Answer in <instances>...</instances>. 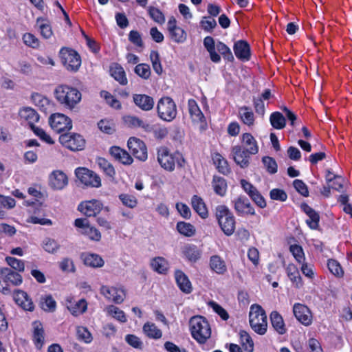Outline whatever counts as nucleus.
<instances>
[{"label": "nucleus", "mask_w": 352, "mask_h": 352, "mask_svg": "<svg viewBox=\"0 0 352 352\" xmlns=\"http://www.w3.org/2000/svg\"><path fill=\"white\" fill-rule=\"evenodd\" d=\"M143 331L150 338L160 339L162 336V331L154 323H145L143 326Z\"/></svg>", "instance_id": "38"}, {"label": "nucleus", "mask_w": 352, "mask_h": 352, "mask_svg": "<svg viewBox=\"0 0 352 352\" xmlns=\"http://www.w3.org/2000/svg\"><path fill=\"white\" fill-rule=\"evenodd\" d=\"M80 232L87 236L89 239L98 241L101 239L100 232L94 227H86L85 230H81Z\"/></svg>", "instance_id": "56"}, {"label": "nucleus", "mask_w": 352, "mask_h": 352, "mask_svg": "<svg viewBox=\"0 0 352 352\" xmlns=\"http://www.w3.org/2000/svg\"><path fill=\"white\" fill-rule=\"evenodd\" d=\"M148 12L155 22L159 24H163L165 22V16L158 8L150 6L148 8Z\"/></svg>", "instance_id": "50"}, {"label": "nucleus", "mask_w": 352, "mask_h": 352, "mask_svg": "<svg viewBox=\"0 0 352 352\" xmlns=\"http://www.w3.org/2000/svg\"><path fill=\"white\" fill-rule=\"evenodd\" d=\"M100 95L102 98L105 99L107 104H109L111 107L116 109H118L121 107L120 102L108 91H101Z\"/></svg>", "instance_id": "59"}, {"label": "nucleus", "mask_w": 352, "mask_h": 352, "mask_svg": "<svg viewBox=\"0 0 352 352\" xmlns=\"http://www.w3.org/2000/svg\"><path fill=\"white\" fill-rule=\"evenodd\" d=\"M234 162L241 168L247 167L249 164L250 156L252 155L247 148H244L241 145L232 146L231 150Z\"/></svg>", "instance_id": "17"}, {"label": "nucleus", "mask_w": 352, "mask_h": 352, "mask_svg": "<svg viewBox=\"0 0 352 352\" xmlns=\"http://www.w3.org/2000/svg\"><path fill=\"white\" fill-rule=\"evenodd\" d=\"M204 45L210 54V59L214 63H219L221 60L220 55L215 51L216 44L211 36H206L204 40Z\"/></svg>", "instance_id": "32"}, {"label": "nucleus", "mask_w": 352, "mask_h": 352, "mask_svg": "<svg viewBox=\"0 0 352 352\" xmlns=\"http://www.w3.org/2000/svg\"><path fill=\"white\" fill-rule=\"evenodd\" d=\"M107 311L108 314L122 323H124L127 321L124 312L114 305L108 306L107 307Z\"/></svg>", "instance_id": "44"}, {"label": "nucleus", "mask_w": 352, "mask_h": 352, "mask_svg": "<svg viewBox=\"0 0 352 352\" xmlns=\"http://www.w3.org/2000/svg\"><path fill=\"white\" fill-rule=\"evenodd\" d=\"M127 145L135 158L141 161H145L147 159V148L143 141L132 137L129 139Z\"/></svg>", "instance_id": "13"}, {"label": "nucleus", "mask_w": 352, "mask_h": 352, "mask_svg": "<svg viewBox=\"0 0 352 352\" xmlns=\"http://www.w3.org/2000/svg\"><path fill=\"white\" fill-rule=\"evenodd\" d=\"M7 263L14 270L19 272H23L25 270L24 262L14 257H6Z\"/></svg>", "instance_id": "61"}, {"label": "nucleus", "mask_w": 352, "mask_h": 352, "mask_svg": "<svg viewBox=\"0 0 352 352\" xmlns=\"http://www.w3.org/2000/svg\"><path fill=\"white\" fill-rule=\"evenodd\" d=\"M286 272L289 280L296 288H300L302 286V278L299 270L294 264H289L286 267Z\"/></svg>", "instance_id": "31"}, {"label": "nucleus", "mask_w": 352, "mask_h": 352, "mask_svg": "<svg viewBox=\"0 0 352 352\" xmlns=\"http://www.w3.org/2000/svg\"><path fill=\"white\" fill-rule=\"evenodd\" d=\"M100 291L106 299L116 304L122 303L125 298V291L122 287L102 285Z\"/></svg>", "instance_id": "10"}, {"label": "nucleus", "mask_w": 352, "mask_h": 352, "mask_svg": "<svg viewBox=\"0 0 352 352\" xmlns=\"http://www.w3.org/2000/svg\"><path fill=\"white\" fill-rule=\"evenodd\" d=\"M23 41L26 45L32 48H36L39 45L38 39L31 33H25L23 34Z\"/></svg>", "instance_id": "63"}, {"label": "nucleus", "mask_w": 352, "mask_h": 352, "mask_svg": "<svg viewBox=\"0 0 352 352\" xmlns=\"http://www.w3.org/2000/svg\"><path fill=\"white\" fill-rule=\"evenodd\" d=\"M234 209L240 215L254 214L255 211L249 199L245 196H239L234 200Z\"/></svg>", "instance_id": "19"}, {"label": "nucleus", "mask_w": 352, "mask_h": 352, "mask_svg": "<svg viewBox=\"0 0 352 352\" xmlns=\"http://www.w3.org/2000/svg\"><path fill=\"white\" fill-rule=\"evenodd\" d=\"M56 100L69 109H73L81 100L82 94L80 91L67 85H60L54 89Z\"/></svg>", "instance_id": "1"}, {"label": "nucleus", "mask_w": 352, "mask_h": 352, "mask_svg": "<svg viewBox=\"0 0 352 352\" xmlns=\"http://www.w3.org/2000/svg\"><path fill=\"white\" fill-rule=\"evenodd\" d=\"M249 321L252 329L259 335H264L267 331V315L261 306L254 304L251 305L249 313Z\"/></svg>", "instance_id": "3"}, {"label": "nucleus", "mask_w": 352, "mask_h": 352, "mask_svg": "<svg viewBox=\"0 0 352 352\" xmlns=\"http://www.w3.org/2000/svg\"><path fill=\"white\" fill-rule=\"evenodd\" d=\"M212 158L214 164L216 166L218 171L223 175L230 173V168L227 160L219 153H215L212 154Z\"/></svg>", "instance_id": "35"}, {"label": "nucleus", "mask_w": 352, "mask_h": 352, "mask_svg": "<svg viewBox=\"0 0 352 352\" xmlns=\"http://www.w3.org/2000/svg\"><path fill=\"white\" fill-rule=\"evenodd\" d=\"M262 162L269 173L274 174L277 172L278 166L274 158L268 156L263 157Z\"/></svg>", "instance_id": "54"}, {"label": "nucleus", "mask_w": 352, "mask_h": 352, "mask_svg": "<svg viewBox=\"0 0 352 352\" xmlns=\"http://www.w3.org/2000/svg\"><path fill=\"white\" fill-rule=\"evenodd\" d=\"M241 146L247 148L251 154H256L258 152V146L254 136L250 133H244L241 136Z\"/></svg>", "instance_id": "24"}, {"label": "nucleus", "mask_w": 352, "mask_h": 352, "mask_svg": "<svg viewBox=\"0 0 352 352\" xmlns=\"http://www.w3.org/2000/svg\"><path fill=\"white\" fill-rule=\"evenodd\" d=\"M111 76L121 85H126L128 80L124 68L118 63H113L110 66Z\"/></svg>", "instance_id": "30"}, {"label": "nucleus", "mask_w": 352, "mask_h": 352, "mask_svg": "<svg viewBox=\"0 0 352 352\" xmlns=\"http://www.w3.org/2000/svg\"><path fill=\"white\" fill-rule=\"evenodd\" d=\"M241 344L246 352H253L254 342L250 336L245 331L240 332Z\"/></svg>", "instance_id": "45"}, {"label": "nucleus", "mask_w": 352, "mask_h": 352, "mask_svg": "<svg viewBox=\"0 0 352 352\" xmlns=\"http://www.w3.org/2000/svg\"><path fill=\"white\" fill-rule=\"evenodd\" d=\"M327 266L331 274L338 277H341L344 274V271L340 263L333 259L328 261Z\"/></svg>", "instance_id": "53"}, {"label": "nucleus", "mask_w": 352, "mask_h": 352, "mask_svg": "<svg viewBox=\"0 0 352 352\" xmlns=\"http://www.w3.org/2000/svg\"><path fill=\"white\" fill-rule=\"evenodd\" d=\"M83 260L86 265L93 267H100L104 265L102 258L95 254H85Z\"/></svg>", "instance_id": "42"}, {"label": "nucleus", "mask_w": 352, "mask_h": 352, "mask_svg": "<svg viewBox=\"0 0 352 352\" xmlns=\"http://www.w3.org/2000/svg\"><path fill=\"white\" fill-rule=\"evenodd\" d=\"M102 206L100 201L92 199L81 202L78 205V209L87 217H95L100 213Z\"/></svg>", "instance_id": "15"}, {"label": "nucleus", "mask_w": 352, "mask_h": 352, "mask_svg": "<svg viewBox=\"0 0 352 352\" xmlns=\"http://www.w3.org/2000/svg\"><path fill=\"white\" fill-rule=\"evenodd\" d=\"M149 57L152 63L153 70L158 75H160L163 72V69L160 62V54L158 52L155 50L151 51Z\"/></svg>", "instance_id": "49"}, {"label": "nucleus", "mask_w": 352, "mask_h": 352, "mask_svg": "<svg viewBox=\"0 0 352 352\" xmlns=\"http://www.w3.org/2000/svg\"><path fill=\"white\" fill-rule=\"evenodd\" d=\"M270 318L272 327L278 334L283 335L287 332L284 320L278 311H272Z\"/></svg>", "instance_id": "25"}, {"label": "nucleus", "mask_w": 352, "mask_h": 352, "mask_svg": "<svg viewBox=\"0 0 352 352\" xmlns=\"http://www.w3.org/2000/svg\"><path fill=\"white\" fill-rule=\"evenodd\" d=\"M289 250L297 262L299 263L304 262L305 254L301 246L298 245H292Z\"/></svg>", "instance_id": "58"}, {"label": "nucleus", "mask_w": 352, "mask_h": 352, "mask_svg": "<svg viewBox=\"0 0 352 352\" xmlns=\"http://www.w3.org/2000/svg\"><path fill=\"white\" fill-rule=\"evenodd\" d=\"M109 153L114 159L124 165H130L133 162L131 156L124 149L119 146H112Z\"/></svg>", "instance_id": "23"}, {"label": "nucleus", "mask_w": 352, "mask_h": 352, "mask_svg": "<svg viewBox=\"0 0 352 352\" xmlns=\"http://www.w3.org/2000/svg\"><path fill=\"white\" fill-rule=\"evenodd\" d=\"M97 163L100 168L109 177H113L116 173L113 166L104 158L99 157Z\"/></svg>", "instance_id": "51"}, {"label": "nucleus", "mask_w": 352, "mask_h": 352, "mask_svg": "<svg viewBox=\"0 0 352 352\" xmlns=\"http://www.w3.org/2000/svg\"><path fill=\"white\" fill-rule=\"evenodd\" d=\"M170 38L176 43H183L186 40V34L185 31L178 27L169 32Z\"/></svg>", "instance_id": "57"}, {"label": "nucleus", "mask_w": 352, "mask_h": 352, "mask_svg": "<svg viewBox=\"0 0 352 352\" xmlns=\"http://www.w3.org/2000/svg\"><path fill=\"white\" fill-rule=\"evenodd\" d=\"M19 115L22 122L28 125L30 129H32V126H35L34 124L39 120L38 113L30 107L21 109Z\"/></svg>", "instance_id": "21"}, {"label": "nucleus", "mask_w": 352, "mask_h": 352, "mask_svg": "<svg viewBox=\"0 0 352 352\" xmlns=\"http://www.w3.org/2000/svg\"><path fill=\"white\" fill-rule=\"evenodd\" d=\"M270 121L272 126L276 129H282L286 124L285 118L278 111L274 112L270 115Z\"/></svg>", "instance_id": "41"}, {"label": "nucleus", "mask_w": 352, "mask_h": 352, "mask_svg": "<svg viewBox=\"0 0 352 352\" xmlns=\"http://www.w3.org/2000/svg\"><path fill=\"white\" fill-rule=\"evenodd\" d=\"M76 177L87 186L98 188L101 185L100 178L88 168L79 167L75 170Z\"/></svg>", "instance_id": "9"}, {"label": "nucleus", "mask_w": 352, "mask_h": 352, "mask_svg": "<svg viewBox=\"0 0 352 352\" xmlns=\"http://www.w3.org/2000/svg\"><path fill=\"white\" fill-rule=\"evenodd\" d=\"M293 314L296 319L302 325L308 327L312 324V313L305 305L295 303L293 306Z\"/></svg>", "instance_id": "12"}, {"label": "nucleus", "mask_w": 352, "mask_h": 352, "mask_svg": "<svg viewBox=\"0 0 352 352\" xmlns=\"http://www.w3.org/2000/svg\"><path fill=\"white\" fill-rule=\"evenodd\" d=\"M31 129L34 133L41 139V140L49 144H54L52 138L43 129L35 126H32V129Z\"/></svg>", "instance_id": "55"}, {"label": "nucleus", "mask_w": 352, "mask_h": 352, "mask_svg": "<svg viewBox=\"0 0 352 352\" xmlns=\"http://www.w3.org/2000/svg\"><path fill=\"white\" fill-rule=\"evenodd\" d=\"M200 25L204 31L209 32L217 26V22L210 16H204L201 20Z\"/></svg>", "instance_id": "60"}, {"label": "nucleus", "mask_w": 352, "mask_h": 352, "mask_svg": "<svg viewBox=\"0 0 352 352\" xmlns=\"http://www.w3.org/2000/svg\"><path fill=\"white\" fill-rule=\"evenodd\" d=\"M134 72L138 76L144 80L148 79L151 74L150 66L146 63L138 64L134 69Z\"/></svg>", "instance_id": "47"}, {"label": "nucleus", "mask_w": 352, "mask_h": 352, "mask_svg": "<svg viewBox=\"0 0 352 352\" xmlns=\"http://www.w3.org/2000/svg\"><path fill=\"white\" fill-rule=\"evenodd\" d=\"M37 24L39 27L41 34L45 38H50L52 36V30L50 23L43 19H38Z\"/></svg>", "instance_id": "46"}, {"label": "nucleus", "mask_w": 352, "mask_h": 352, "mask_svg": "<svg viewBox=\"0 0 352 352\" xmlns=\"http://www.w3.org/2000/svg\"><path fill=\"white\" fill-rule=\"evenodd\" d=\"M175 278L179 288L186 294L192 292V285L188 276L181 270H176Z\"/></svg>", "instance_id": "28"}, {"label": "nucleus", "mask_w": 352, "mask_h": 352, "mask_svg": "<svg viewBox=\"0 0 352 352\" xmlns=\"http://www.w3.org/2000/svg\"><path fill=\"white\" fill-rule=\"evenodd\" d=\"M33 338L36 346L41 348L44 343V331L42 324L38 322H34Z\"/></svg>", "instance_id": "39"}, {"label": "nucleus", "mask_w": 352, "mask_h": 352, "mask_svg": "<svg viewBox=\"0 0 352 352\" xmlns=\"http://www.w3.org/2000/svg\"><path fill=\"white\" fill-rule=\"evenodd\" d=\"M42 246L43 249L50 254H54L57 252V251L60 248V245L58 242L51 238H46L43 240Z\"/></svg>", "instance_id": "48"}, {"label": "nucleus", "mask_w": 352, "mask_h": 352, "mask_svg": "<svg viewBox=\"0 0 352 352\" xmlns=\"http://www.w3.org/2000/svg\"><path fill=\"white\" fill-rule=\"evenodd\" d=\"M211 270L218 274H223L227 271L225 261L217 255L212 256L210 258Z\"/></svg>", "instance_id": "33"}, {"label": "nucleus", "mask_w": 352, "mask_h": 352, "mask_svg": "<svg viewBox=\"0 0 352 352\" xmlns=\"http://www.w3.org/2000/svg\"><path fill=\"white\" fill-rule=\"evenodd\" d=\"M1 278L4 283L14 286L20 285L23 282L21 274L10 268H3L0 270Z\"/></svg>", "instance_id": "20"}, {"label": "nucleus", "mask_w": 352, "mask_h": 352, "mask_svg": "<svg viewBox=\"0 0 352 352\" xmlns=\"http://www.w3.org/2000/svg\"><path fill=\"white\" fill-rule=\"evenodd\" d=\"M192 337L200 344H205L211 336V328L207 319L201 316H195L189 320Z\"/></svg>", "instance_id": "2"}, {"label": "nucleus", "mask_w": 352, "mask_h": 352, "mask_svg": "<svg viewBox=\"0 0 352 352\" xmlns=\"http://www.w3.org/2000/svg\"><path fill=\"white\" fill-rule=\"evenodd\" d=\"M212 187L217 195L221 197L225 195L227 190V184L225 179L221 177L214 176Z\"/></svg>", "instance_id": "40"}, {"label": "nucleus", "mask_w": 352, "mask_h": 352, "mask_svg": "<svg viewBox=\"0 0 352 352\" xmlns=\"http://www.w3.org/2000/svg\"><path fill=\"white\" fill-rule=\"evenodd\" d=\"M133 100L135 104L142 111H148L154 107V100L146 94H133Z\"/></svg>", "instance_id": "22"}, {"label": "nucleus", "mask_w": 352, "mask_h": 352, "mask_svg": "<svg viewBox=\"0 0 352 352\" xmlns=\"http://www.w3.org/2000/svg\"><path fill=\"white\" fill-rule=\"evenodd\" d=\"M50 186L54 190H62L68 184V178L63 171L54 170L49 177Z\"/></svg>", "instance_id": "18"}, {"label": "nucleus", "mask_w": 352, "mask_h": 352, "mask_svg": "<svg viewBox=\"0 0 352 352\" xmlns=\"http://www.w3.org/2000/svg\"><path fill=\"white\" fill-rule=\"evenodd\" d=\"M60 56L63 65L68 71L76 72L79 69L81 59L75 50L63 47L60 51Z\"/></svg>", "instance_id": "7"}, {"label": "nucleus", "mask_w": 352, "mask_h": 352, "mask_svg": "<svg viewBox=\"0 0 352 352\" xmlns=\"http://www.w3.org/2000/svg\"><path fill=\"white\" fill-rule=\"evenodd\" d=\"M234 52L237 58L248 60L250 56V46L244 41H239L234 45Z\"/></svg>", "instance_id": "27"}, {"label": "nucleus", "mask_w": 352, "mask_h": 352, "mask_svg": "<svg viewBox=\"0 0 352 352\" xmlns=\"http://www.w3.org/2000/svg\"><path fill=\"white\" fill-rule=\"evenodd\" d=\"M215 51L219 52L225 59L228 60L234 59L230 49L222 42L219 41L216 43Z\"/></svg>", "instance_id": "52"}, {"label": "nucleus", "mask_w": 352, "mask_h": 352, "mask_svg": "<svg viewBox=\"0 0 352 352\" xmlns=\"http://www.w3.org/2000/svg\"><path fill=\"white\" fill-rule=\"evenodd\" d=\"M191 204L192 208L199 214L202 218L208 217V210L203 199L197 195H194L191 199Z\"/></svg>", "instance_id": "36"}, {"label": "nucleus", "mask_w": 352, "mask_h": 352, "mask_svg": "<svg viewBox=\"0 0 352 352\" xmlns=\"http://www.w3.org/2000/svg\"><path fill=\"white\" fill-rule=\"evenodd\" d=\"M216 217L224 234L232 235L235 230V219L228 208L223 205L218 206L216 208Z\"/></svg>", "instance_id": "4"}, {"label": "nucleus", "mask_w": 352, "mask_h": 352, "mask_svg": "<svg viewBox=\"0 0 352 352\" xmlns=\"http://www.w3.org/2000/svg\"><path fill=\"white\" fill-rule=\"evenodd\" d=\"M239 118L240 120L249 127L254 125L255 116L250 107L248 106H242L239 108Z\"/></svg>", "instance_id": "26"}, {"label": "nucleus", "mask_w": 352, "mask_h": 352, "mask_svg": "<svg viewBox=\"0 0 352 352\" xmlns=\"http://www.w3.org/2000/svg\"><path fill=\"white\" fill-rule=\"evenodd\" d=\"M60 142L71 151H80L84 148L85 140L76 133L62 134L59 138Z\"/></svg>", "instance_id": "11"}, {"label": "nucleus", "mask_w": 352, "mask_h": 352, "mask_svg": "<svg viewBox=\"0 0 352 352\" xmlns=\"http://www.w3.org/2000/svg\"><path fill=\"white\" fill-rule=\"evenodd\" d=\"M13 299L25 311H32L34 309L32 298L23 290H15L13 294Z\"/></svg>", "instance_id": "16"}, {"label": "nucleus", "mask_w": 352, "mask_h": 352, "mask_svg": "<svg viewBox=\"0 0 352 352\" xmlns=\"http://www.w3.org/2000/svg\"><path fill=\"white\" fill-rule=\"evenodd\" d=\"M177 230L181 234L188 237L192 236L196 231L194 226L184 221H179L177 223Z\"/></svg>", "instance_id": "43"}, {"label": "nucleus", "mask_w": 352, "mask_h": 352, "mask_svg": "<svg viewBox=\"0 0 352 352\" xmlns=\"http://www.w3.org/2000/svg\"><path fill=\"white\" fill-rule=\"evenodd\" d=\"M152 270L160 274H166L169 270L168 261L162 256H157L151 260Z\"/></svg>", "instance_id": "29"}, {"label": "nucleus", "mask_w": 352, "mask_h": 352, "mask_svg": "<svg viewBox=\"0 0 352 352\" xmlns=\"http://www.w3.org/2000/svg\"><path fill=\"white\" fill-rule=\"evenodd\" d=\"M67 307L73 316H78L86 311L87 304L84 299H81L75 303L68 301Z\"/></svg>", "instance_id": "34"}, {"label": "nucleus", "mask_w": 352, "mask_h": 352, "mask_svg": "<svg viewBox=\"0 0 352 352\" xmlns=\"http://www.w3.org/2000/svg\"><path fill=\"white\" fill-rule=\"evenodd\" d=\"M51 128L57 133L69 131L72 127V120L65 115L56 113L49 118Z\"/></svg>", "instance_id": "8"}, {"label": "nucleus", "mask_w": 352, "mask_h": 352, "mask_svg": "<svg viewBox=\"0 0 352 352\" xmlns=\"http://www.w3.org/2000/svg\"><path fill=\"white\" fill-rule=\"evenodd\" d=\"M157 160L161 166L168 171H173L175 164L182 166L184 162L181 153L178 152L170 153L168 148L165 147H162L158 150Z\"/></svg>", "instance_id": "5"}, {"label": "nucleus", "mask_w": 352, "mask_h": 352, "mask_svg": "<svg viewBox=\"0 0 352 352\" xmlns=\"http://www.w3.org/2000/svg\"><path fill=\"white\" fill-rule=\"evenodd\" d=\"M188 107L192 122L200 124V129L201 131L206 130L207 128L206 118L198 106L197 102L194 99H189Z\"/></svg>", "instance_id": "14"}, {"label": "nucleus", "mask_w": 352, "mask_h": 352, "mask_svg": "<svg viewBox=\"0 0 352 352\" xmlns=\"http://www.w3.org/2000/svg\"><path fill=\"white\" fill-rule=\"evenodd\" d=\"M184 256L190 261H197L201 256L200 251L194 245H187L183 249Z\"/></svg>", "instance_id": "37"}, {"label": "nucleus", "mask_w": 352, "mask_h": 352, "mask_svg": "<svg viewBox=\"0 0 352 352\" xmlns=\"http://www.w3.org/2000/svg\"><path fill=\"white\" fill-rule=\"evenodd\" d=\"M129 40L131 43L138 47H143L144 43L141 34L137 30H131L129 34Z\"/></svg>", "instance_id": "62"}, {"label": "nucleus", "mask_w": 352, "mask_h": 352, "mask_svg": "<svg viewBox=\"0 0 352 352\" xmlns=\"http://www.w3.org/2000/svg\"><path fill=\"white\" fill-rule=\"evenodd\" d=\"M157 111L160 119L171 122L177 116V107L171 98L162 97L157 102Z\"/></svg>", "instance_id": "6"}, {"label": "nucleus", "mask_w": 352, "mask_h": 352, "mask_svg": "<svg viewBox=\"0 0 352 352\" xmlns=\"http://www.w3.org/2000/svg\"><path fill=\"white\" fill-rule=\"evenodd\" d=\"M119 198L124 206L130 208H135L138 204L136 198L132 195L121 194Z\"/></svg>", "instance_id": "64"}]
</instances>
